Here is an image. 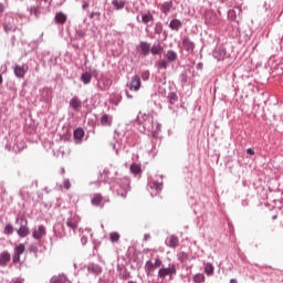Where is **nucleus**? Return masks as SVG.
Masks as SVG:
<instances>
[{
    "mask_svg": "<svg viewBox=\"0 0 283 283\" xmlns=\"http://www.w3.org/2000/svg\"><path fill=\"white\" fill-rule=\"evenodd\" d=\"M137 122L143 125L146 132L151 133L153 138H158L160 124L158 122H154V115L139 113L137 115Z\"/></svg>",
    "mask_w": 283,
    "mask_h": 283,
    "instance_id": "obj_1",
    "label": "nucleus"
},
{
    "mask_svg": "<svg viewBox=\"0 0 283 283\" xmlns=\"http://www.w3.org/2000/svg\"><path fill=\"white\" fill-rule=\"evenodd\" d=\"M129 182L128 177L116 178L114 179L111 189H113L114 193L120 196V198H127V192L130 190Z\"/></svg>",
    "mask_w": 283,
    "mask_h": 283,
    "instance_id": "obj_2",
    "label": "nucleus"
},
{
    "mask_svg": "<svg viewBox=\"0 0 283 283\" xmlns=\"http://www.w3.org/2000/svg\"><path fill=\"white\" fill-rule=\"evenodd\" d=\"M176 273H177L176 265L174 263H169L168 268L161 266L158 270V277L159 280H165V277L169 276L171 280V277H174Z\"/></svg>",
    "mask_w": 283,
    "mask_h": 283,
    "instance_id": "obj_3",
    "label": "nucleus"
},
{
    "mask_svg": "<svg viewBox=\"0 0 283 283\" xmlns=\"http://www.w3.org/2000/svg\"><path fill=\"white\" fill-rule=\"evenodd\" d=\"M160 266H163V260H160V258H155V262L151 260H148L145 263V272L147 275H149L150 273H154L156 271V269H160Z\"/></svg>",
    "mask_w": 283,
    "mask_h": 283,
    "instance_id": "obj_4",
    "label": "nucleus"
},
{
    "mask_svg": "<svg viewBox=\"0 0 283 283\" xmlns=\"http://www.w3.org/2000/svg\"><path fill=\"white\" fill-rule=\"evenodd\" d=\"M15 222L17 224H20V228L18 229V235L20 238H27V235L30 234V228H28V221L23 218H17Z\"/></svg>",
    "mask_w": 283,
    "mask_h": 283,
    "instance_id": "obj_5",
    "label": "nucleus"
},
{
    "mask_svg": "<svg viewBox=\"0 0 283 283\" xmlns=\"http://www.w3.org/2000/svg\"><path fill=\"white\" fill-rule=\"evenodd\" d=\"M143 83L140 82V76L134 75L130 78V82L126 84V86L130 90V92H138L142 87Z\"/></svg>",
    "mask_w": 283,
    "mask_h": 283,
    "instance_id": "obj_6",
    "label": "nucleus"
},
{
    "mask_svg": "<svg viewBox=\"0 0 283 283\" xmlns=\"http://www.w3.org/2000/svg\"><path fill=\"white\" fill-rule=\"evenodd\" d=\"M150 196H158L163 191V181H153L149 184Z\"/></svg>",
    "mask_w": 283,
    "mask_h": 283,
    "instance_id": "obj_7",
    "label": "nucleus"
},
{
    "mask_svg": "<svg viewBox=\"0 0 283 283\" xmlns=\"http://www.w3.org/2000/svg\"><path fill=\"white\" fill-rule=\"evenodd\" d=\"M69 105L73 108V112H81V107H83V102H81L78 96H74L71 98Z\"/></svg>",
    "mask_w": 283,
    "mask_h": 283,
    "instance_id": "obj_8",
    "label": "nucleus"
},
{
    "mask_svg": "<svg viewBox=\"0 0 283 283\" xmlns=\"http://www.w3.org/2000/svg\"><path fill=\"white\" fill-rule=\"evenodd\" d=\"M139 48H140V54L143 56H149L151 52V44L149 42L142 41L139 43Z\"/></svg>",
    "mask_w": 283,
    "mask_h": 283,
    "instance_id": "obj_9",
    "label": "nucleus"
},
{
    "mask_svg": "<svg viewBox=\"0 0 283 283\" xmlns=\"http://www.w3.org/2000/svg\"><path fill=\"white\" fill-rule=\"evenodd\" d=\"M88 273H92L93 275H101L103 273V266L96 264V263H90L87 265Z\"/></svg>",
    "mask_w": 283,
    "mask_h": 283,
    "instance_id": "obj_10",
    "label": "nucleus"
},
{
    "mask_svg": "<svg viewBox=\"0 0 283 283\" xmlns=\"http://www.w3.org/2000/svg\"><path fill=\"white\" fill-rule=\"evenodd\" d=\"M174 9V1L169 0V1H165L161 3L160 7V12L161 14H169V12H171V10Z\"/></svg>",
    "mask_w": 283,
    "mask_h": 283,
    "instance_id": "obj_11",
    "label": "nucleus"
},
{
    "mask_svg": "<svg viewBox=\"0 0 283 283\" xmlns=\"http://www.w3.org/2000/svg\"><path fill=\"white\" fill-rule=\"evenodd\" d=\"M13 72L17 76V78H23V76H25V72H28V66L23 65H19L17 64L13 69Z\"/></svg>",
    "mask_w": 283,
    "mask_h": 283,
    "instance_id": "obj_12",
    "label": "nucleus"
},
{
    "mask_svg": "<svg viewBox=\"0 0 283 283\" xmlns=\"http://www.w3.org/2000/svg\"><path fill=\"white\" fill-rule=\"evenodd\" d=\"M182 45L186 50V52H189L190 54L193 53V50L196 49V43H193L189 38H185L182 40Z\"/></svg>",
    "mask_w": 283,
    "mask_h": 283,
    "instance_id": "obj_13",
    "label": "nucleus"
},
{
    "mask_svg": "<svg viewBox=\"0 0 283 283\" xmlns=\"http://www.w3.org/2000/svg\"><path fill=\"white\" fill-rule=\"evenodd\" d=\"M213 56L217 59V61H224V59H227V49L219 48L213 52Z\"/></svg>",
    "mask_w": 283,
    "mask_h": 283,
    "instance_id": "obj_14",
    "label": "nucleus"
},
{
    "mask_svg": "<svg viewBox=\"0 0 283 283\" xmlns=\"http://www.w3.org/2000/svg\"><path fill=\"white\" fill-rule=\"evenodd\" d=\"M122 101H123V95H120V93H113L109 97V103L112 105H115V107H118Z\"/></svg>",
    "mask_w": 283,
    "mask_h": 283,
    "instance_id": "obj_15",
    "label": "nucleus"
},
{
    "mask_svg": "<svg viewBox=\"0 0 283 283\" xmlns=\"http://www.w3.org/2000/svg\"><path fill=\"white\" fill-rule=\"evenodd\" d=\"M169 28L172 30V32H178L180 28H182V21L179 19H172L169 23Z\"/></svg>",
    "mask_w": 283,
    "mask_h": 283,
    "instance_id": "obj_16",
    "label": "nucleus"
},
{
    "mask_svg": "<svg viewBox=\"0 0 283 283\" xmlns=\"http://www.w3.org/2000/svg\"><path fill=\"white\" fill-rule=\"evenodd\" d=\"M46 230L43 226H39L38 230L33 231L32 237L34 238V240H41V238H43V235H45Z\"/></svg>",
    "mask_w": 283,
    "mask_h": 283,
    "instance_id": "obj_17",
    "label": "nucleus"
},
{
    "mask_svg": "<svg viewBox=\"0 0 283 283\" xmlns=\"http://www.w3.org/2000/svg\"><path fill=\"white\" fill-rule=\"evenodd\" d=\"M179 242L180 241L178 240V237H176V235H170L166 240L167 247H169L170 249H176V247H178Z\"/></svg>",
    "mask_w": 283,
    "mask_h": 283,
    "instance_id": "obj_18",
    "label": "nucleus"
},
{
    "mask_svg": "<svg viewBox=\"0 0 283 283\" xmlns=\"http://www.w3.org/2000/svg\"><path fill=\"white\" fill-rule=\"evenodd\" d=\"M112 120H114L112 115L104 114L101 116V125H104L105 127H112Z\"/></svg>",
    "mask_w": 283,
    "mask_h": 283,
    "instance_id": "obj_19",
    "label": "nucleus"
},
{
    "mask_svg": "<svg viewBox=\"0 0 283 283\" xmlns=\"http://www.w3.org/2000/svg\"><path fill=\"white\" fill-rule=\"evenodd\" d=\"M165 59L169 63H174V61H178V53H176L174 50H168L167 53L165 54Z\"/></svg>",
    "mask_w": 283,
    "mask_h": 283,
    "instance_id": "obj_20",
    "label": "nucleus"
},
{
    "mask_svg": "<svg viewBox=\"0 0 283 283\" xmlns=\"http://www.w3.org/2000/svg\"><path fill=\"white\" fill-rule=\"evenodd\" d=\"M84 136H85V130H83V128H76L74 130V140H75V143H81L83 140Z\"/></svg>",
    "mask_w": 283,
    "mask_h": 283,
    "instance_id": "obj_21",
    "label": "nucleus"
},
{
    "mask_svg": "<svg viewBox=\"0 0 283 283\" xmlns=\"http://www.w3.org/2000/svg\"><path fill=\"white\" fill-rule=\"evenodd\" d=\"M142 22L147 25V23L154 22V14H151L150 11H147V13L142 14Z\"/></svg>",
    "mask_w": 283,
    "mask_h": 283,
    "instance_id": "obj_22",
    "label": "nucleus"
},
{
    "mask_svg": "<svg viewBox=\"0 0 283 283\" xmlns=\"http://www.w3.org/2000/svg\"><path fill=\"white\" fill-rule=\"evenodd\" d=\"M163 45L160 44H154L153 46H150V53L154 55V56H158L160 54H163Z\"/></svg>",
    "mask_w": 283,
    "mask_h": 283,
    "instance_id": "obj_23",
    "label": "nucleus"
},
{
    "mask_svg": "<svg viewBox=\"0 0 283 283\" xmlns=\"http://www.w3.org/2000/svg\"><path fill=\"white\" fill-rule=\"evenodd\" d=\"M80 81H82L84 85H90V83H92V73L90 72L82 73Z\"/></svg>",
    "mask_w": 283,
    "mask_h": 283,
    "instance_id": "obj_24",
    "label": "nucleus"
},
{
    "mask_svg": "<svg viewBox=\"0 0 283 283\" xmlns=\"http://www.w3.org/2000/svg\"><path fill=\"white\" fill-rule=\"evenodd\" d=\"M92 205L94 207H103V197L98 193L94 195L92 198Z\"/></svg>",
    "mask_w": 283,
    "mask_h": 283,
    "instance_id": "obj_25",
    "label": "nucleus"
},
{
    "mask_svg": "<svg viewBox=\"0 0 283 283\" xmlns=\"http://www.w3.org/2000/svg\"><path fill=\"white\" fill-rule=\"evenodd\" d=\"M65 21H67V15H65V13L57 12L55 14V22L56 23H60V25H63V23H65Z\"/></svg>",
    "mask_w": 283,
    "mask_h": 283,
    "instance_id": "obj_26",
    "label": "nucleus"
},
{
    "mask_svg": "<svg viewBox=\"0 0 283 283\" xmlns=\"http://www.w3.org/2000/svg\"><path fill=\"white\" fill-rule=\"evenodd\" d=\"M66 227H69V229H73V231H75V229H77V227H78V221L76 220V218H69L66 220Z\"/></svg>",
    "mask_w": 283,
    "mask_h": 283,
    "instance_id": "obj_27",
    "label": "nucleus"
},
{
    "mask_svg": "<svg viewBox=\"0 0 283 283\" xmlns=\"http://www.w3.org/2000/svg\"><path fill=\"white\" fill-rule=\"evenodd\" d=\"M167 101L169 105H175L176 103H178V94H176L175 92L168 93Z\"/></svg>",
    "mask_w": 283,
    "mask_h": 283,
    "instance_id": "obj_28",
    "label": "nucleus"
},
{
    "mask_svg": "<svg viewBox=\"0 0 283 283\" xmlns=\"http://www.w3.org/2000/svg\"><path fill=\"white\" fill-rule=\"evenodd\" d=\"M42 98L43 101L48 102L52 98V90L49 87H45L42 90Z\"/></svg>",
    "mask_w": 283,
    "mask_h": 283,
    "instance_id": "obj_29",
    "label": "nucleus"
},
{
    "mask_svg": "<svg viewBox=\"0 0 283 283\" xmlns=\"http://www.w3.org/2000/svg\"><path fill=\"white\" fill-rule=\"evenodd\" d=\"M155 67H157V70H167V67H169V63L166 60H160L155 63Z\"/></svg>",
    "mask_w": 283,
    "mask_h": 283,
    "instance_id": "obj_30",
    "label": "nucleus"
},
{
    "mask_svg": "<svg viewBox=\"0 0 283 283\" xmlns=\"http://www.w3.org/2000/svg\"><path fill=\"white\" fill-rule=\"evenodd\" d=\"M30 14H32L33 17H35V19H39L40 14H41V10L40 7H31L29 9Z\"/></svg>",
    "mask_w": 283,
    "mask_h": 283,
    "instance_id": "obj_31",
    "label": "nucleus"
},
{
    "mask_svg": "<svg viewBox=\"0 0 283 283\" xmlns=\"http://www.w3.org/2000/svg\"><path fill=\"white\" fill-rule=\"evenodd\" d=\"M65 282H67V277H65V275L53 276L51 279V283H65Z\"/></svg>",
    "mask_w": 283,
    "mask_h": 283,
    "instance_id": "obj_32",
    "label": "nucleus"
},
{
    "mask_svg": "<svg viewBox=\"0 0 283 283\" xmlns=\"http://www.w3.org/2000/svg\"><path fill=\"white\" fill-rule=\"evenodd\" d=\"M112 3L116 10H123V8H125V1L113 0Z\"/></svg>",
    "mask_w": 283,
    "mask_h": 283,
    "instance_id": "obj_33",
    "label": "nucleus"
},
{
    "mask_svg": "<svg viewBox=\"0 0 283 283\" xmlns=\"http://www.w3.org/2000/svg\"><path fill=\"white\" fill-rule=\"evenodd\" d=\"M213 271H214L213 264H211V263H206L205 264V273H206V275H213Z\"/></svg>",
    "mask_w": 283,
    "mask_h": 283,
    "instance_id": "obj_34",
    "label": "nucleus"
},
{
    "mask_svg": "<svg viewBox=\"0 0 283 283\" xmlns=\"http://www.w3.org/2000/svg\"><path fill=\"white\" fill-rule=\"evenodd\" d=\"M130 171L132 174H134L135 176H138V174H140L143 170L140 169V166L137 164H133L130 165Z\"/></svg>",
    "mask_w": 283,
    "mask_h": 283,
    "instance_id": "obj_35",
    "label": "nucleus"
},
{
    "mask_svg": "<svg viewBox=\"0 0 283 283\" xmlns=\"http://www.w3.org/2000/svg\"><path fill=\"white\" fill-rule=\"evenodd\" d=\"M109 240L111 242H118V240H120V234L118 232H111Z\"/></svg>",
    "mask_w": 283,
    "mask_h": 283,
    "instance_id": "obj_36",
    "label": "nucleus"
},
{
    "mask_svg": "<svg viewBox=\"0 0 283 283\" xmlns=\"http://www.w3.org/2000/svg\"><path fill=\"white\" fill-rule=\"evenodd\" d=\"M193 282L196 283H202L205 282V274L198 273L193 276Z\"/></svg>",
    "mask_w": 283,
    "mask_h": 283,
    "instance_id": "obj_37",
    "label": "nucleus"
},
{
    "mask_svg": "<svg viewBox=\"0 0 283 283\" xmlns=\"http://www.w3.org/2000/svg\"><path fill=\"white\" fill-rule=\"evenodd\" d=\"M24 251H25V245L24 244H19L18 247H15V253L18 255H23Z\"/></svg>",
    "mask_w": 283,
    "mask_h": 283,
    "instance_id": "obj_38",
    "label": "nucleus"
},
{
    "mask_svg": "<svg viewBox=\"0 0 283 283\" xmlns=\"http://www.w3.org/2000/svg\"><path fill=\"white\" fill-rule=\"evenodd\" d=\"M149 76H151V73H149V70L143 71L140 73V78L144 80V81H148Z\"/></svg>",
    "mask_w": 283,
    "mask_h": 283,
    "instance_id": "obj_39",
    "label": "nucleus"
},
{
    "mask_svg": "<svg viewBox=\"0 0 283 283\" xmlns=\"http://www.w3.org/2000/svg\"><path fill=\"white\" fill-rule=\"evenodd\" d=\"M13 232H14V227H12V224H7L4 228L6 235H11V233Z\"/></svg>",
    "mask_w": 283,
    "mask_h": 283,
    "instance_id": "obj_40",
    "label": "nucleus"
},
{
    "mask_svg": "<svg viewBox=\"0 0 283 283\" xmlns=\"http://www.w3.org/2000/svg\"><path fill=\"white\" fill-rule=\"evenodd\" d=\"M14 30H17V27H14L13 24H4V32H14Z\"/></svg>",
    "mask_w": 283,
    "mask_h": 283,
    "instance_id": "obj_41",
    "label": "nucleus"
},
{
    "mask_svg": "<svg viewBox=\"0 0 283 283\" xmlns=\"http://www.w3.org/2000/svg\"><path fill=\"white\" fill-rule=\"evenodd\" d=\"M1 262H10V253L3 252L1 254Z\"/></svg>",
    "mask_w": 283,
    "mask_h": 283,
    "instance_id": "obj_42",
    "label": "nucleus"
},
{
    "mask_svg": "<svg viewBox=\"0 0 283 283\" xmlns=\"http://www.w3.org/2000/svg\"><path fill=\"white\" fill-rule=\"evenodd\" d=\"M111 146L113 147L114 151H116V154H118V148L120 147V144L118 142L111 143Z\"/></svg>",
    "mask_w": 283,
    "mask_h": 283,
    "instance_id": "obj_43",
    "label": "nucleus"
},
{
    "mask_svg": "<svg viewBox=\"0 0 283 283\" xmlns=\"http://www.w3.org/2000/svg\"><path fill=\"white\" fill-rule=\"evenodd\" d=\"M76 36H77L78 39H84V36H85V30H78V31H76Z\"/></svg>",
    "mask_w": 283,
    "mask_h": 283,
    "instance_id": "obj_44",
    "label": "nucleus"
},
{
    "mask_svg": "<svg viewBox=\"0 0 283 283\" xmlns=\"http://www.w3.org/2000/svg\"><path fill=\"white\" fill-rule=\"evenodd\" d=\"M29 251H30L31 253H38V252H39V248H36V245H30V247H29Z\"/></svg>",
    "mask_w": 283,
    "mask_h": 283,
    "instance_id": "obj_45",
    "label": "nucleus"
},
{
    "mask_svg": "<svg viewBox=\"0 0 283 283\" xmlns=\"http://www.w3.org/2000/svg\"><path fill=\"white\" fill-rule=\"evenodd\" d=\"M63 186L66 188V189H70V187H72V184L70 182V179H65L63 181Z\"/></svg>",
    "mask_w": 283,
    "mask_h": 283,
    "instance_id": "obj_46",
    "label": "nucleus"
},
{
    "mask_svg": "<svg viewBox=\"0 0 283 283\" xmlns=\"http://www.w3.org/2000/svg\"><path fill=\"white\" fill-rule=\"evenodd\" d=\"M82 8L83 10H87V8H90V2L87 0H83Z\"/></svg>",
    "mask_w": 283,
    "mask_h": 283,
    "instance_id": "obj_47",
    "label": "nucleus"
},
{
    "mask_svg": "<svg viewBox=\"0 0 283 283\" xmlns=\"http://www.w3.org/2000/svg\"><path fill=\"white\" fill-rule=\"evenodd\" d=\"M94 17H96V19L101 18V12H92L91 13V19H94Z\"/></svg>",
    "mask_w": 283,
    "mask_h": 283,
    "instance_id": "obj_48",
    "label": "nucleus"
},
{
    "mask_svg": "<svg viewBox=\"0 0 283 283\" xmlns=\"http://www.w3.org/2000/svg\"><path fill=\"white\" fill-rule=\"evenodd\" d=\"M21 260V254H18L17 252L13 255V262H19Z\"/></svg>",
    "mask_w": 283,
    "mask_h": 283,
    "instance_id": "obj_49",
    "label": "nucleus"
},
{
    "mask_svg": "<svg viewBox=\"0 0 283 283\" xmlns=\"http://www.w3.org/2000/svg\"><path fill=\"white\" fill-rule=\"evenodd\" d=\"M248 156H255V151L252 148L247 149Z\"/></svg>",
    "mask_w": 283,
    "mask_h": 283,
    "instance_id": "obj_50",
    "label": "nucleus"
},
{
    "mask_svg": "<svg viewBox=\"0 0 283 283\" xmlns=\"http://www.w3.org/2000/svg\"><path fill=\"white\" fill-rule=\"evenodd\" d=\"M81 242H82L83 247H85V244H87V237H85V235L81 237Z\"/></svg>",
    "mask_w": 283,
    "mask_h": 283,
    "instance_id": "obj_51",
    "label": "nucleus"
},
{
    "mask_svg": "<svg viewBox=\"0 0 283 283\" xmlns=\"http://www.w3.org/2000/svg\"><path fill=\"white\" fill-rule=\"evenodd\" d=\"M25 280L23 279H13L12 283H24Z\"/></svg>",
    "mask_w": 283,
    "mask_h": 283,
    "instance_id": "obj_52",
    "label": "nucleus"
},
{
    "mask_svg": "<svg viewBox=\"0 0 283 283\" xmlns=\"http://www.w3.org/2000/svg\"><path fill=\"white\" fill-rule=\"evenodd\" d=\"M197 70H202V62H199V63L197 64Z\"/></svg>",
    "mask_w": 283,
    "mask_h": 283,
    "instance_id": "obj_53",
    "label": "nucleus"
},
{
    "mask_svg": "<svg viewBox=\"0 0 283 283\" xmlns=\"http://www.w3.org/2000/svg\"><path fill=\"white\" fill-rule=\"evenodd\" d=\"M125 94H126L127 98H133V96L129 94V91H125Z\"/></svg>",
    "mask_w": 283,
    "mask_h": 283,
    "instance_id": "obj_54",
    "label": "nucleus"
},
{
    "mask_svg": "<svg viewBox=\"0 0 283 283\" xmlns=\"http://www.w3.org/2000/svg\"><path fill=\"white\" fill-rule=\"evenodd\" d=\"M127 277H129V274L127 273L122 275V280H127Z\"/></svg>",
    "mask_w": 283,
    "mask_h": 283,
    "instance_id": "obj_55",
    "label": "nucleus"
},
{
    "mask_svg": "<svg viewBox=\"0 0 283 283\" xmlns=\"http://www.w3.org/2000/svg\"><path fill=\"white\" fill-rule=\"evenodd\" d=\"M149 238H150L149 234H145V235H144V239H145V240H149Z\"/></svg>",
    "mask_w": 283,
    "mask_h": 283,
    "instance_id": "obj_56",
    "label": "nucleus"
},
{
    "mask_svg": "<svg viewBox=\"0 0 283 283\" xmlns=\"http://www.w3.org/2000/svg\"><path fill=\"white\" fill-rule=\"evenodd\" d=\"M230 283H238V280L231 279V280H230Z\"/></svg>",
    "mask_w": 283,
    "mask_h": 283,
    "instance_id": "obj_57",
    "label": "nucleus"
},
{
    "mask_svg": "<svg viewBox=\"0 0 283 283\" xmlns=\"http://www.w3.org/2000/svg\"><path fill=\"white\" fill-rule=\"evenodd\" d=\"M273 220H277V214L272 217Z\"/></svg>",
    "mask_w": 283,
    "mask_h": 283,
    "instance_id": "obj_58",
    "label": "nucleus"
},
{
    "mask_svg": "<svg viewBox=\"0 0 283 283\" xmlns=\"http://www.w3.org/2000/svg\"><path fill=\"white\" fill-rule=\"evenodd\" d=\"M87 233H91V238H92V230L86 229Z\"/></svg>",
    "mask_w": 283,
    "mask_h": 283,
    "instance_id": "obj_59",
    "label": "nucleus"
},
{
    "mask_svg": "<svg viewBox=\"0 0 283 283\" xmlns=\"http://www.w3.org/2000/svg\"><path fill=\"white\" fill-rule=\"evenodd\" d=\"M62 174H65V168H62Z\"/></svg>",
    "mask_w": 283,
    "mask_h": 283,
    "instance_id": "obj_60",
    "label": "nucleus"
},
{
    "mask_svg": "<svg viewBox=\"0 0 283 283\" xmlns=\"http://www.w3.org/2000/svg\"><path fill=\"white\" fill-rule=\"evenodd\" d=\"M181 76H182V78H185V74H182Z\"/></svg>",
    "mask_w": 283,
    "mask_h": 283,
    "instance_id": "obj_61",
    "label": "nucleus"
},
{
    "mask_svg": "<svg viewBox=\"0 0 283 283\" xmlns=\"http://www.w3.org/2000/svg\"><path fill=\"white\" fill-rule=\"evenodd\" d=\"M45 2H48L49 0H44Z\"/></svg>",
    "mask_w": 283,
    "mask_h": 283,
    "instance_id": "obj_62",
    "label": "nucleus"
}]
</instances>
